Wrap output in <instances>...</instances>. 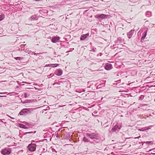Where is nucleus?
Returning <instances> with one entry per match:
<instances>
[{
  "label": "nucleus",
  "mask_w": 155,
  "mask_h": 155,
  "mask_svg": "<svg viewBox=\"0 0 155 155\" xmlns=\"http://www.w3.org/2000/svg\"><path fill=\"white\" fill-rule=\"evenodd\" d=\"M34 109H35L32 108L23 109L20 112L19 114L21 115H26L31 113V110H33Z\"/></svg>",
  "instance_id": "1"
},
{
  "label": "nucleus",
  "mask_w": 155,
  "mask_h": 155,
  "mask_svg": "<svg viewBox=\"0 0 155 155\" xmlns=\"http://www.w3.org/2000/svg\"><path fill=\"white\" fill-rule=\"evenodd\" d=\"M86 135L87 137H89L92 140L98 139V134L96 133H88L86 134Z\"/></svg>",
  "instance_id": "2"
},
{
  "label": "nucleus",
  "mask_w": 155,
  "mask_h": 155,
  "mask_svg": "<svg viewBox=\"0 0 155 155\" xmlns=\"http://www.w3.org/2000/svg\"><path fill=\"white\" fill-rule=\"evenodd\" d=\"M35 142V140H32L31 143L28 146V148L29 150L31 152H34L35 150L36 145V144L33 143Z\"/></svg>",
  "instance_id": "3"
},
{
  "label": "nucleus",
  "mask_w": 155,
  "mask_h": 155,
  "mask_svg": "<svg viewBox=\"0 0 155 155\" xmlns=\"http://www.w3.org/2000/svg\"><path fill=\"white\" fill-rule=\"evenodd\" d=\"M95 93L93 92L89 91L83 94L84 97H86L88 99H93L94 96L95 95Z\"/></svg>",
  "instance_id": "4"
},
{
  "label": "nucleus",
  "mask_w": 155,
  "mask_h": 155,
  "mask_svg": "<svg viewBox=\"0 0 155 155\" xmlns=\"http://www.w3.org/2000/svg\"><path fill=\"white\" fill-rule=\"evenodd\" d=\"M12 151L11 148L6 147L2 149L1 152L3 155H8L11 154Z\"/></svg>",
  "instance_id": "5"
},
{
  "label": "nucleus",
  "mask_w": 155,
  "mask_h": 155,
  "mask_svg": "<svg viewBox=\"0 0 155 155\" xmlns=\"http://www.w3.org/2000/svg\"><path fill=\"white\" fill-rule=\"evenodd\" d=\"M121 126L120 124L117 123L114 127L112 128L111 130L110 131V133L115 132L116 131H118L120 129Z\"/></svg>",
  "instance_id": "6"
},
{
  "label": "nucleus",
  "mask_w": 155,
  "mask_h": 155,
  "mask_svg": "<svg viewBox=\"0 0 155 155\" xmlns=\"http://www.w3.org/2000/svg\"><path fill=\"white\" fill-rule=\"evenodd\" d=\"M109 15L104 14H97L95 16V17L99 19H103L109 18Z\"/></svg>",
  "instance_id": "7"
},
{
  "label": "nucleus",
  "mask_w": 155,
  "mask_h": 155,
  "mask_svg": "<svg viewBox=\"0 0 155 155\" xmlns=\"http://www.w3.org/2000/svg\"><path fill=\"white\" fill-rule=\"evenodd\" d=\"M120 80L115 81L113 84V85L116 87H123L124 83H123L122 84H120Z\"/></svg>",
  "instance_id": "8"
},
{
  "label": "nucleus",
  "mask_w": 155,
  "mask_h": 155,
  "mask_svg": "<svg viewBox=\"0 0 155 155\" xmlns=\"http://www.w3.org/2000/svg\"><path fill=\"white\" fill-rule=\"evenodd\" d=\"M60 39V37L57 35L56 36H54L52 37L51 41L53 43H56L57 42H58Z\"/></svg>",
  "instance_id": "9"
},
{
  "label": "nucleus",
  "mask_w": 155,
  "mask_h": 155,
  "mask_svg": "<svg viewBox=\"0 0 155 155\" xmlns=\"http://www.w3.org/2000/svg\"><path fill=\"white\" fill-rule=\"evenodd\" d=\"M54 73L57 76H61L63 74V71L60 68L57 69L55 71Z\"/></svg>",
  "instance_id": "10"
},
{
  "label": "nucleus",
  "mask_w": 155,
  "mask_h": 155,
  "mask_svg": "<svg viewBox=\"0 0 155 155\" xmlns=\"http://www.w3.org/2000/svg\"><path fill=\"white\" fill-rule=\"evenodd\" d=\"M105 69L107 70H109L112 68V66L111 64L109 63L106 64L104 67Z\"/></svg>",
  "instance_id": "11"
},
{
  "label": "nucleus",
  "mask_w": 155,
  "mask_h": 155,
  "mask_svg": "<svg viewBox=\"0 0 155 155\" xmlns=\"http://www.w3.org/2000/svg\"><path fill=\"white\" fill-rule=\"evenodd\" d=\"M124 40L122 39L121 37H118L117 38V40L115 41L116 44L118 45L120 43H122L123 42Z\"/></svg>",
  "instance_id": "12"
},
{
  "label": "nucleus",
  "mask_w": 155,
  "mask_h": 155,
  "mask_svg": "<svg viewBox=\"0 0 155 155\" xmlns=\"http://www.w3.org/2000/svg\"><path fill=\"white\" fill-rule=\"evenodd\" d=\"M89 33H87L86 34L82 35L80 38V40L83 41L85 40L89 36Z\"/></svg>",
  "instance_id": "13"
},
{
  "label": "nucleus",
  "mask_w": 155,
  "mask_h": 155,
  "mask_svg": "<svg viewBox=\"0 0 155 155\" xmlns=\"http://www.w3.org/2000/svg\"><path fill=\"white\" fill-rule=\"evenodd\" d=\"M38 19V17L36 15H32L29 18L28 20L29 21L37 20Z\"/></svg>",
  "instance_id": "14"
},
{
  "label": "nucleus",
  "mask_w": 155,
  "mask_h": 155,
  "mask_svg": "<svg viewBox=\"0 0 155 155\" xmlns=\"http://www.w3.org/2000/svg\"><path fill=\"white\" fill-rule=\"evenodd\" d=\"M134 30H131L127 34V37L129 38H130L133 35Z\"/></svg>",
  "instance_id": "15"
},
{
  "label": "nucleus",
  "mask_w": 155,
  "mask_h": 155,
  "mask_svg": "<svg viewBox=\"0 0 155 155\" xmlns=\"http://www.w3.org/2000/svg\"><path fill=\"white\" fill-rule=\"evenodd\" d=\"M21 101V102L23 104H28L33 102L34 101V100H25L24 101Z\"/></svg>",
  "instance_id": "16"
},
{
  "label": "nucleus",
  "mask_w": 155,
  "mask_h": 155,
  "mask_svg": "<svg viewBox=\"0 0 155 155\" xmlns=\"http://www.w3.org/2000/svg\"><path fill=\"white\" fill-rule=\"evenodd\" d=\"M147 33V31H144V32L143 33V34H142V36L141 38V41L145 39V37L146 36Z\"/></svg>",
  "instance_id": "17"
},
{
  "label": "nucleus",
  "mask_w": 155,
  "mask_h": 155,
  "mask_svg": "<svg viewBox=\"0 0 155 155\" xmlns=\"http://www.w3.org/2000/svg\"><path fill=\"white\" fill-rule=\"evenodd\" d=\"M70 137V135L69 133L66 132L64 134V138L66 139H69Z\"/></svg>",
  "instance_id": "18"
},
{
  "label": "nucleus",
  "mask_w": 155,
  "mask_h": 155,
  "mask_svg": "<svg viewBox=\"0 0 155 155\" xmlns=\"http://www.w3.org/2000/svg\"><path fill=\"white\" fill-rule=\"evenodd\" d=\"M144 2L146 5H150L151 4L150 2V0H144Z\"/></svg>",
  "instance_id": "19"
},
{
  "label": "nucleus",
  "mask_w": 155,
  "mask_h": 155,
  "mask_svg": "<svg viewBox=\"0 0 155 155\" xmlns=\"http://www.w3.org/2000/svg\"><path fill=\"white\" fill-rule=\"evenodd\" d=\"M145 15H146L147 17H150L151 16V15H152L151 12H150V11H147Z\"/></svg>",
  "instance_id": "20"
},
{
  "label": "nucleus",
  "mask_w": 155,
  "mask_h": 155,
  "mask_svg": "<svg viewBox=\"0 0 155 155\" xmlns=\"http://www.w3.org/2000/svg\"><path fill=\"white\" fill-rule=\"evenodd\" d=\"M144 143L148 145H152L153 144V142L152 141H147L144 142Z\"/></svg>",
  "instance_id": "21"
},
{
  "label": "nucleus",
  "mask_w": 155,
  "mask_h": 155,
  "mask_svg": "<svg viewBox=\"0 0 155 155\" xmlns=\"http://www.w3.org/2000/svg\"><path fill=\"white\" fill-rule=\"evenodd\" d=\"M36 132V131H33V132L31 131V132H25V133H23L22 134L23 135H26L27 134H35Z\"/></svg>",
  "instance_id": "22"
},
{
  "label": "nucleus",
  "mask_w": 155,
  "mask_h": 155,
  "mask_svg": "<svg viewBox=\"0 0 155 155\" xmlns=\"http://www.w3.org/2000/svg\"><path fill=\"white\" fill-rule=\"evenodd\" d=\"M20 127L21 128H23L25 129H28V127H26L25 125L22 124H20Z\"/></svg>",
  "instance_id": "23"
},
{
  "label": "nucleus",
  "mask_w": 155,
  "mask_h": 155,
  "mask_svg": "<svg viewBox=\"0 0 155 155\" xmlns=\"http://www.w3.org/2000/svg\"><path fill=\"white\" fill-rule=\"evenodd\" d=\"M83 140L84 142H88L89 140L85 137H84L83 138Z\"/></svg>",
  "instance_id": "24"
},
{
  "label": "nucleus",
  "mask_w": 155,
  "mask_h": 155,
  "mask_svg": "<svg viewBox=\"0 0 155 155\" xmlns=\"http://www.w3.org/2000/svg\"><path fill=\"white\" fill-rule=\"evenodd\" d=\"M144 96L143 95H141L139 97L138 100L139 101H142L144 99Z\"/></svg>",
  "instance_id": "25"
},
{
  "label": "nucleus",
  "mask_w": 155,
  "mask_h": 155,
  "mask_svg": "<svg viewBox=\"0 0 155 155\" xmlns=\"http://www.w3.org/2000/svg\"><path fill=\"white\" fill-rule=\"evenodd\" d=\"M153 126H149L145 127V128L146 131L150 129Z\"/></svg>",
  "instance_id": "26"
},
{
  "label": "nucleus",
  "mask_w": 155,
  "mask_h": 155,
  "mask_svg": "<svg viewBox=\"0 0 155 155\" xmlns=\"http://www.w3.org/2000/svg\"><path fill=\"white\" fill-rule=\"evenodd\" d=\"M91 50L90 51H92L93 52H95L96 51V48L94 47H92L91 48Z\"/></svg>",
  "instance_id": "27"
},
{
  "label": "nucleus",
  "mask_w": 155,
  "mask_h": 155,
  "mask_svg": "<svg viewBox=\"0 0 155 155\" xmlns=\"http://www.w3.org/2000/svg\"><path fill=\"white\" fill-rule=\"evenodd\" d=\"M5 18V15L3 14H1L0 15V21H2Z\"/></svg>",
  "instance_id": "28"
},
{
  "label": "nucleus",
  "mask_w": 155,
  "mask_h": 155,
  "mask_svg": "<svg viewBox=\"0 0 155 155\" xmlns=\"http://www.w3.org/2000/svg\"><path fill=\"white\" fill-rule=\"evenodd\" d=\"M50 152L52 151V152L53 153H57V151H56L54 149H53V148H51L50 149Z\"/></svg>",
  "instance_id": "29"
},
{
  "label": "nucleus",
  "mask_w": 155,
  "mask_h": 155,
  "mask_svg": "<svg viewBox=\"0 0 155 155\" xmlns=\"http://www.w3.org/2000/svg\"><path fill=\"white\" fill-rule=\"evenodd\" d=\"M41 151L42 154H43V153H45L47 151V150L45 148H42Z\"/></svg>",
  "instance_id": "30"
},
{
  "label": "nucleus",
  "mask_w": 155,
  "mask_h": 155,
  "mask_svg": "<svg viewBox=\"0 0 155 155\" xmlns=\"http://www.w3.org/2000/svg\"><path fill=\"white\" fill-rule=\"evenodd\" d=\"M59 64H51V65H52V67H55L58 66Z\"/></svg>",
  "instance_id": "31"
},
{
  "label": "nucleus",
  "mask_w": 155,
  "mask_h": 155,
  "mask_svg": "<svg viewBox=\"0 0 155 155\" xmlns=\"http://www.w3.org/2000/svg\"><path fill=\"white\" fill-rule=\"evenodd\" d=\"M15 59L16 60H20L22 59V58L20 57H17L15 58Z\"/></svg>",
  "instance_id": "32"
},
{
  "label": "nucleus",
  "mask_w": 155,
  "mask_h": 155,
  "mask_svg": "<svg viewBox=\"0 0 155 155\" xmlns=\"http://www.w3.org/2000/svg\"><path fill=\"white\" fill-rule=\"evenodd\" d=\"M147 104H141L140 105V107H142L144 106H147L148 105Z\"/></svg>",
  "instance_id": "33"
},
{
  "label": "nucleus",
  "mask_w": 155,
  "mask_h": 155,
  "mask_svg": "<svg viewBox=\"0 0 155 155\" xmlns=\"http://www.w3.org/2000/svg\"><path fill=\"white\" fill-rule=\"evenodd\" d=\"M49 109H50V107L49 106H48L47 107L46 109H44L43 110V112H44V111H46V110H49Z\"/></svg>",
  "instance_id": "34"
},
{
  "label": "nucleus",
  "mask_w": 155,
  "mask_h": 155,
  "mask_svg": "<svg viewBox=\"0 0 155 155\" xmlns=\"http://www.w3.org/2000/svg\"><path fill=\"white\" fill-rule=\"evenodd\" d=\"M140 130L143 131H146L145 127L141 128Z\"/></svg>",
  "instance_id": "35"
},
{
  "label": "nucleus",
  "mask_w": 155,
  "mask_h": 155,
  "mask_svg": "<svg viewBox=\"0 0 155 155\" xmlns=\"http://www.w3.org/2000/svg\"><path fill=\"white\" fill-rule=\"evenodd\" d=\"M28 96H27V94H26V93H24V97L25 98H28Z\"/></svg>",
  "instance_id": "36"
},
{
  "label": "nucleus",
  "mask_w": 155,
  "mask_h": 155,
  "mask_svg": "<svg viewBox=\"0 0 155 155\" xmlns=\"http://www.w3.org/2000/svg\"><path fill=\"white\" fill-rule=\"evenodd\" d=\"M70 35H66L64 37H66V38H70Z\"/></svg>",
  "instance_id": "37"
},
{
  "label": "nucleus",
  "mask_w": 155,
  "mask_h": 155,
  "mask_svg": "<svg viewBox=\"0 0 155 155\" xmlns=\"http://www.w3.org/2000/svg\"><path fill=\"white\" fill-rule=\"evenodd\" d=\"M45 66H47V67H50V66H51V67H52V65H51V64H46V65H45Z\"/></svg>",
  "instance_id": "38"
},
{
  "label": "nucleus",
  "mask_w": 155,
  "mask_h": 155,
  "mask_svg": "<svg viewBox=\"0 0 155 155\" xmlns=\"http://www.w3.org/2000/svg\"><path fill=\"white\" fill-rule=\"evenodd\" d=\"M41 54V53H34V54L35 55H37L38 54Z\"/></svg>",
  "instance_id": "39"
},
{
  "label": "nucleus",
  "mask_w": 155,
  "mask_h": 155,
  "mask_svg": "<svg viewBox=\"0 0 155 155\" xmlns=\"http://www.w3.org/2000/svg\"><path fill=\"white\" fill-rule=\"evenodd\" d=\"M25 45H25V44H22V45H21V48H23V47H24V46Z\"/></svg>",
  "instance_id": "40"
},
{
  "label": "nucleus",
  "mask_w": 155,
  "mask_h": 155,
  "mask_svg": "<svg viewBox=\"0 0 155 155\" xmlns=\"http://www.w3.org/2000/svg\"><path fill=\"white\" fill-rule=\"evenodd\" d=\"M54 75V74H50L49 75V76L50 77H52V76H53Z\"/></svg>",
  "instance_id": "41"
},
{
  "label": "nucleus",
  "mask_w": 155,
  "mask_h": 155,
  "mask_svg": "<svg viewBox=\"0 0 155 155\" xmlns=\"http://www.w3.org/2000/svg\"><path fill=\"white\" fill-rule=\"evenodd\" d=\"M31 52V51H29V50H28V52H27V53L29 54H30Z\"/></svg>",
  "instance_id": "42"
},
{
  "label": "nucleus",
  "mask_w": 155,
  "mask_h": 155,
  "mask_svg": "<svg viewBox=\"0 0 155 155\" xmlns=\"http://www.w3.org/2000/svg\"><path fill=\"white\" fill-rule=\"evenodd\" d=\"M0 94H5V93H0Z\"/></svg>",
  "instance_id": "43"
},
{
  "label": "nucleus",
  "mask_w": 155,
  "mask_h": 155,
  "mask_svg": "<svg viewBox=\"0 0 155 155\" xmlns=\"http://www.w3.org/2000/svg\"><path fill=\"white\" fill-rule=\"evenodd\" d=\"M89 44H90V45H92V43H91V42H90V43H89Z\"/></svg>",
  "instance_id": "44"
},
{
  "label": "nucleus",
  "mask_w": 155,
  "mask_h": 155,
  "mask_svg": "<svg viewBox=\"0 0 155 155\" xmlns=\"http://www.w3.org/2000/svg\"><path fill=\"white\" fill-rule=\"evenodd\" d=\"M139 137H140V136L138 137H135V138H138Z\"/></svg>",
  "instance_id": "45"
},
{
  "label": "nucleus",
  "mask_w": 155,
  "mask_h": 155,
  "mask_svg": "<svg viewBox=\"0 0 155 155\" xmlns=\"http://www.w3.org/2000/svg\"><path fill=\"white\" fill-rule=\"evenodd\" d=\"M77 92H78V93H80L81 92H79V91H76Z\"/></svg>",
  "instance_id": "46"
},
{
  "label": "nucleus",
  "mask_w": 155,
  "mask_h": 155,
  "mask_svg": "<svg viewBox=\"0 0 155 155\" xmlns=\"http://www.w3.org/2000/svg\"><path fill=\"white\" fill-rule=\"evenodd\" d=\"M100 56H101L102 54L101 53H100Z\"/></svg>",
  "instance_id": "47"
},
{
  "label": "nucleus",
  "mask_w": 155,
  "mask_h": 155,
  "mask_svg": "<svg viewBox=\"0 0 155 155\" xmlns=\"http://www.w3.org/2000/svg\"><path fill=\"white\" fill-rule=\"evenodd\" d=\"M4 97V96H0V97Z\"/></svg>",
  "instance_id": "48"
},
{
  "label": "nucleus",
  "mask_w": 155,
  "mask_h": 155,
  "mask_svg": "<svg viewBox=\"0 0 155 155\" xmlns=\"http://www.w3.org/2000/svg\"><path fill=\"white\" fill-rule=\"evenodd\" d=\"M41 155H43V154H42V153L41 154Z\"/></svg>",
  "instance_id": "49"
},
{
  "label": "nucleus",
  "mask_w": 155,
  "mask_h": 155,
  "mask_svg": "<svg viewBox=\"0 0 155 155\" xmlns=\"http://www.w3.org/2000/svg\"><path fill=\"white\" fill-rule=\"evenodd\" d=\"M23 43H24V44H25V42H23Z\"/></svg>",
  "instance_id": "50"
},
{
  "label": "nucleus",
  "mask_w": 155,
  "mask_h": 155,
  "mask_svg": "<svg viewBox=\"0 0 155 155\" xmlns=\"http://www.w3.org/2000/svg\"><path fill=\"white\" fill-rule=\"evenodd\" d=\"M23 43H24V44H25V42H23Z\"/></svg>",
  "instance_id": "51"
},
{
  "label": "nucleus",
  "mask_w": 155,
  "mask_h": 155,
  "mask_svg": "<svg viewBox=\"0 0 155 155\" xmlns=\"http://www.w3.org/2000/svg\"><path fill=\"white\" fill-rule=\"evenodd\" d=\"M56 137H58V136L57 135L56 136Z\"/></svg>",
  "instance_id": "52"
},
{
  "label": "nucleus",
  "mask_w": 155,
  "mask_h": 155,
  "mask_svg": "<svg viewBox=\"0 0 155 155\" xmlns=\"http://www.w3.org/2000/svg\"><path fill=\"white\" fill-rule=\"evenodd\" d=\"M72 49H73V50H74V48H72Z\"/></svg>",
  "instance_id": "53"
}]
</instances>
